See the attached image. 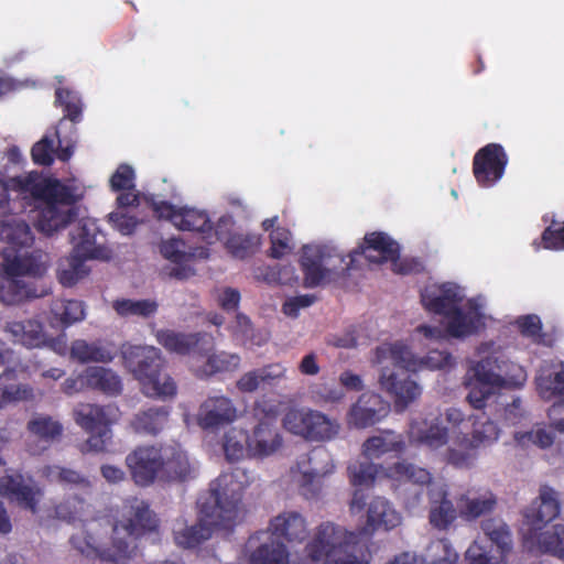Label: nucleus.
<instances>
[{"mask_svg":"<svg viewBox=\"0 0 564 564\" xmlns=\"http://www.w3.org/2000/svg\"><path fill=\"white\" fill-rule=\"evenodd\" d=\"M239 416V410L231 399L225 395L207 398L200 405L197 414V423L204 430L215 431L235 422Z\"/></svg>","mask_w":564,"mask_h":564,"instance_id":"obj_20","label":"nucleus"},{"mask_svg":"<svg viewBox=\"0 0 564 564\" xmlns=\"http://www.w3.org/2000/svg\"><path fill=\"white\" fill-rule=\"evenodd\" d=\"M314 297L311 295H297L286 299L283 304V313L289 317H296L300 310L313 304Z\"/></svg>","mask_w":564,"mask_h":564,"instance_id":"obj_63","label":"nucleus"},{"mask_svg":"<svg viewBox=\"0 0 564 564\" xmlns=\"http://www.w3.org/2000/svg\"><path fill=\"white\" fill-rule=\"evenodd\" d=\"M475 354L477 359L469 361L465 376L466 399L473 408L481 409L501 390L521 388L527 382L525 369L509 362L496 340L481 341Z\"/></svg>","mask_w":564,"mask_h":564,"instance_id":"obj_8","label":"nucleus"},{"mask_svg":"<svg viewBox=\"0 0 564 564\" xmlns=\"http://www.w3.org/2000/svg\"><path fill=\"white\" fill-rule=\"evenodd\" d=\"M481 530L491 542L488 549H492L495 554L506 558L512 550V539L507 524L499 519H488L482 521Z\"/></svg>","mask_w":564,"mask_h":564,"instance_id":"obj_39","label":"nucleus"},{"mask_svg":"<svg viewBox=\"0 0 564 564\" xmlns=\"http://www.w3.org/2000/svg\"><path fill=\"white\" fill-rule=\"evenodd\" d=\"M124 365L140 382L142 391L148 397L166 398L176 392L171 377L162 371L161 352L153 346L124 345L122 347Z\"/></svg>","mask_w":564,"mask_h":564,"instance_id":"obj_9","label":"nucleus"},{"mask_svg":"<svg viewBox=\"0 0 564 564\" xmlns=\"http://www.w3.org/2000/svg\"><path fill=\"white\" fill-rule=\"evenodd\" d=\"M348 471L350 482L355 487H369L383 473L381 467L364 462L351 464Z\"/></svg>","mask_w":564,"mask_h":564,"instance_id":"obj_51","label":"nucleus"},{"mask_svg":"<svg viewBox=\"0 0 564 564\" xmlns=\"http://www.w3.org/2000/svg\"><path fill=\"white\" fill-rule=\"evenodd\" d=\"M269 531L272 535L289 543H301L308 536V524L303 514L288 510L270 521Z\"/></svg>","mask_w":564,"mask_h":564,"instance_id":"obj_27","label":"nucleus"},{"mask_svg":"<svg viewBox=\"0 0 564 564\" xmlns=\"http://www.w3.org/2000/svg\"><path fill=\"white\" fill-rule=\"evenodd\" d=\"M249 484V475L240 468L221 475L212 485L209 496L199 501L198 524L189 525L184 519L175 521L173 534L176 544L194 547L207 540L214 530H228L241 521L246 512L242 492Z\"/></svg>","mask_w":564,"mask_h":564,"instance_id":"obj_5","label":"nucleus"},{"mask_svg":"<svg viewBox=\"0 0 564 564\" xmlns=\"http://www.w3.org/2000/svg\"><path fill=\"white\" fill-rule=\"evenodd\" d=\"M162 473L171 479H185L191 477L196 463L191 460L181 447H166L162 451Z\"/></svg>","mask_w":564,"mask_h":564,"instance_id":"obj_32","label":"nucleus"},{"mask_svg":"<svg viewBox=\"0 0 564 564\" xmlns=\"http://www.w3.org/2000/svg\"><path fill=\"white\" fill-rule=\"evenodd\" d=\"M404 448L402 436L388 430L367 438L362 444V454L367 458H379L388 453H400Z\"/></svg>","mask_w":564,"mask_h":564,"instance_id":"obj_35","label":"nucleus"},{"mask_svg":"<svg viewBox=\"0 0 564 564\" xmlns=\"http://www.w3.org/2000/svg\"><path fill=\"white\" fill-rule=\"evenodd\" d=\"M543 529H529L527 546L536 552L550 553L564 560V525L549 524Z\"/></svg>","mask_w":564,"mask_h":564,"instance_id":"obj_26","label":"nucleus"},{"mask_svg":"<svg viewBox=\"0 0 564 564\" xmlns=\"http://www.w3.org/2000/svg\"><path fill=\"white\" fill-rule=\"evenodd\" d=\"M525 417V411L522 408V402L520 399L512 400L511 403L507 404L501 413V419L508 425H516L520 423Z\"/></svg>","mask_w":564,"mask_h":564,"instance_id":"obj_64","label":"nucleus"},{"mask_svg":"<svg viewBox=\"0 0 564 564\" xmlns=\"http://www.w3.org/2000/svg\"><path fill=\"white\" fill-rule=\"evenodd\" d=\"M119 417L120 411L115 405L78 404L74 409V420L77 425L90 434L83 451L104 452L112 438L110 425L116 423Z\"/></svg>","mask_w":564,"mask_h":564,"instance_id":"obj_12","label":"nucleus"},{"mask_svg":"<svg viewBox=\"0 0 564 564\" xmlns=\"http://www.w3.org/2000/svg\"><path fill=\"white\" fill-rule=\"evenodd\" d=\"M111 306L121 317H149L158 310V304L151 300L118 299Z\"/></svg>","mask_w":564,"mask_h":564,"instance_id":"obj_48","label":"nucleus"},{"mask_svg":"<svg viewBox=\"0 0 564 564\" xmlns=\"http://www.w3.org/2000/svg\"><path fill=\"white\" fill-rule=\"evenodd\" d=\"M41 475L48 481L89 488L90 481L78 471L61 466H44Z\"/></svg>","mask_w":564,"mask_h":564,"instance_id":"obj_50","label":"nucleus"},{"mask_svg":"<svg viewBox=\"0 0 564 564\" xmlns=\"http://www.w3.org/2000/svg\"><path fill=\"white\" fill-rule=\"evenodd\" d=\"M54 154H56L59 160L67 161L72 156L73 150L70 147L57 149L55 145V139L48 135H44L32 148V158L37 164H51L53 162Z\"/></svg>","mask_w":564,"mask_h":564,"instance_id":"obj_45","label":"nucleus"},{"mask_svg":"<svg viewBox=\"0 0 564 564\" xmlns=\"http://www.w3.org/2000/svg\"><path fill=\"white\" fill-rule=\"evenodd\" d=\"M457 560L458 553L446 540L432 542L426 550L424 558L427 564H456Z\"/></svg>","mask_w":564,"mask_h":564,"instance_id":"obj_52","label":"nucleus"},{"mask_svg":"<svg viewBox=\"0 0 564 564\" xmlns=\"http://www.w3.org/2000/svg\"><path fill=\"white\" fill-rule=\"evenodd\" d=\"M0 494L8 496L32 512L37 511V503L43 494L31 479H25L20 474H8L0 477Z\"/></svg>","mask_w":564,"mask_h":564,"instance_id":"obj_23","label":"nucleus"},{"mask_svg":"<svg viewBox=\"0 0 564 564\" xmlns=\"http://www.w3.org/2000/svg\"><path fill=\"white\" fill-rule=\"evenodd\" d=\"M278 217L268 218L262 223L265 231H270L271 256L273 258H282L292 252L294 242L291 232L283 227L275 226Z\"/></svg>","mask_w":564,"mask_h":564,"instance_id":"obj_43","label":"nucleus"},{"mask_svg":"<svg viewBox=\"0 0 564 564\" xmlns=\"http://www.w3.org/2000/svg\"><path fill=\"white\" fill-rule=\"evenodd\" d=\"M4 333L12 341L26 348H39L47 343V334L44 332L42 324L35 319L8 322L4 326Z\"/></svg>","mask_w":564,"mask_h":564,"instance_id":"obj_29","label":"nucleus"},{"mask_svg":"<svg viewBox=\"0 0 564 564\" xmlns=\"http://www.w3.org/2000/svg\"><path fill=\"white\" fill-rule=\"evenodd\" d=\"M508 158L503 148L490 143L479 150L474 159V174L482 186H491L503 175Z\"/></svg>","mask_w":564,"mask_h":564,"instance_id":"obj_19","label":"nucleus"},{"mask_svg":"<svg viewBox=\"0 0 564 564\" xmlns=\"http://www.w3.org/2000/svg\"><path fill=\"white\" fill-rule=\"evenodd\" d=\"M239 364L238 355L219 351L209 355L203 364L198 356H193L192 368L199 376H212L217 372L232 371L238 368Z\"/></svg>","mask_w":564,"mask_h":564,"instance_id":"obj_38","label":"nucleus"},{"mask_svg":"<svg viewBox=\"0 0 564 564\" xmlns=\"http://www.w3.org/2000/svg\"><path fill=\"white\" fill-rule=\"evenodd\" d=\"M156 520L148 505L132 499L122 507L121 518L115 524L90 521L85 529L72 535L73 549L86 558L104 562H118L129 554V545L134 536L152 530Z\"/></svg>","mask_w":564,"mask_h":564,"instance_id":"obj_6","label":"nucleus"},{"mask_svg":"<svg viewBox=\"0 0 564 564\" xmlns=\"http://www.w3.org/2000/svg\"><path fill=\"white\" fill-rule=\"evenodd\" d=\"M542 241L545 249H564V223L558 227L555 224L547 227L542 235Z\"/></svg>","mask_w":564,"mask_h":564,"instance_id":"obj_60","label":"nucleus"},{"mask_svg":"<svg viewBox=\"0 0 564 564\" xmlns=\"http://www.w3.org/2000/svg\"><path fill=\"white\" fill-rule=\"evenodd\" d=\"M52 314L57 326L67 327L85 317L84 305L79 301L57 300L52 304Z\"/></svg>","mask_w":564,"mask_h":564,"instance_id":"obj_47","label":"nucleus"},{"mask_svg":"<svg viewBox=\"0 0 564 564\" xmlns=\"http://www.w3.org/2000/svg\"><path fill=\"white\" fill-rule=\"evenodd\" d=\"M56 101L65 107L66 117L75 121L80 112V100L78 96L67 89L57 88Z\"/></svg>","mask_w":564,"mask_h":564,"instance_id":"obj_59","label":"nucleus"},{"mask_svg":"<svg viewBox=\"0 0 564 564\" xmlns=\"http://www.w3.org/2000/svg\"><path fill=\"white\" fill-rule=\"evenodd\" d=\"M456 518L457 510L448 499H442L431 509V523L438 529H446Z\"/></svg>","mask_w":564,"mask_h":564,"instance_id":"obj_55","label":"nucleus"},{"mask_svg":"<svg viewBox=\"0 0 564 564\" xmlns=\"http://www.w3.org/2000/svg\"><path fill=\"white\" fill-rule=\"evenodd\" d=\"M354 261L352 252L344 256L333 247L305 246L301 257L305 283L315 286L329 282L349 270Z\"/></svg>","mask_w":564,"mask_h":564,"instance_id":"obj_10","label":"nucleus"},{"mask_svg":"<svg viewBox=\"0 0 564 564\" xmlns=\"http://www.w3.org/2000/svg\"><path fill=\"white\" fill-rule=\"evenodd\" d=\"M167 422V411L164 408L149 409L135 415L132 421L134 431L144 434H155Z\"/></svg>","mask_w":564,"mask_h":564,"instance_id":"obj_46","label":"nucleus"},{"mask_svg":"<svg viewBox=\"0 0 564 564\" xmlns=\"http://www.w3.org/2000/svg\"><path fill=\"white\" fill-rule=\"evenodd\" d=\"M560 512L558 501L554 491L544 489L525 514L530 529H543V525L557 517Z\"/></svg>","mask_w":564,"mask_h":564,"instance_id":"obj_31","label":"nucleus"},{"mask_svg":"<svg viewBox=\"0 0 564 564\" xmlns=\"http://www.w3.org/2000/svg\"><path fill=\"white\" fill-rule=\"evenodd\" d=\"M423 306L443 316L444 329L436 326L420 325L412 335V343L427 345L445 336L465 339L487 327L491 315L484 295L466 300L464 288L453 282L430 283L421 292Z\"/></svg>","mask_w":564,"mask_h":564,"instance_id":"obj_2","label":"nucleus"},{"mask_svg":"<svg viewBox=\"0 0 564 564\" xmlns=\"http://www.w3.org/2000/svg\"><path fill=\"white\" fill-rule=\"evenodd\" d=\"M252 564H368L359 534L333 522L319 524L302 550L286 552L279 542L263 543L251 555Z\"/></svg>","mask_w":564,"mask_h":564,"instance_id":"obj_4","label":"nucleus"},{"mask_svg":"<svg viewBox=\"0 0 564 564\" xmlns=\"http://www.w3.org/2000/svg\"><path fill=\"white\" fill-rule=\"evenodd\" d=\"M281 446L282 437L276 429L268 422H260L250 436V457H269L276 453Z\"/></svg>","mask_w":564,"mask_h":564,"instance_id":"obj_30","label":"nucleus"},{"mask_svg":"<svg viewBox=\"0 0 564 564\" xmlns=\"http://www.w3.org/2000/svg\"><path fill=\"white\" fill-rule=\"evenodd\" d=\"M26 431L32 438L28 451L32 455H40L63 434V425L58 420L46 414H34L26 423Z\"/></svg>","mask_w":564,"mask_h":564,"instance_id":"obj_21","label":"nucleus"},{"mask_svg":"<svg viewBox=\"0 0 564 564\" xmlns=\"http://www.w3.org/2000/svg\"><path fill=\"white\" fill-rule=\"evenodd\" d=\"M312 392L317 402H323L326 404L338 403L345 397L344 391L341 389L327 384L316 386Z\"/></svg>","mask_w":564,"mask_h":564,"instance_id":"obj_61","label":"nucleus"},{"mask_svg":"<svg viewBox=\"0 0 564 564\" xmlns=\"http://www.w3.org/2000/svg\"><path fill=\"white\" fill-rule=\"evenodd\" d=\"M153 210L160 218L169 219L180 230L207 232L212 229L210 219L204 210L188 206H175L165 202L153 203ZM212 238L208 232L207 239Z\"/></svg>","mask_w":564,"mask_h":564,"instance_id":"obj_17","label":"nucleus"},{"mask_svg":"<svg viewBox=\"0 0 564 564\" xmlns=\"http://www.w3.org/2000/svg\"><path fill=\"white\" fill-rule=\"evenodd\" d=\"M516 444L520 447L528 448L536 446L545 449L553 445L555 435L554 432L543 424H535L528 431H517L513 434Z\"/></svg>","mask_w":564,"mask_h":564,"instance_id":"obj_44","label":"nucleus"},{"mask_svg":"<svg viewBox=\"0 0 564 564\" xmlns=\"http://www.w3.org/2000/svg\"><path fill=\"white\" fill-rule=\"evenodd\" d=\"M282 424L289 433L311 442H330L341 431L338 420L307 406L289 409Z\"/></svg>","mask_w":564,"mask_h":564,"instance_id":"obj_11","label":"nucleus"},{"mask_svg":"<svg viewBox=\"0 0 564 564\" xmlns=\"http://www.w3.org/2000/svg\"><path fill=\"white\" fill-rule=\"evenodd\" d=\"M155 337L166 350L178 355L191 352L200 339L199 334H183L171 329L158 330Z\"/></svg>","mask_w":564,"mask_h":564,"instance_id":"obj_41","label":"nucleus"},{"mask_svg":"<svg viewBox=\"0 0 564 564\" xmlns=\"http://www.w3.org/2000/svg\"><path fill=\"white\" fill-rule=\"evenodd\" d=\"M232 227V217L223 216L219 218L215 229L217 239L224 242L232 256L245 258L260 247L261 237L259 235L231 232Z\"/></svg>","mask_w":564,"mask_h":564,"instance_id":"obj_25","label":"nucleus"},{"mask_svg":"<svg viewBox=\"0 0 564 564\" xmlns=\"http://www.w3.org/2000/svg\"><path fill=\"white\" fill-rule=\"evenodd\" d=\"M445 421L449 427L437 417L413 419L408 430L410 443L426 447L454 466L469 467L479 447L490 446L500 437V429L489 417L466 416L459 409L449 408Z\"/></svg>","mask_w":564,"mask_h":564,"instance_id":"obj_1","label":"nucleus"},{"mask_svg":"<svg viewBox=\"0 0 564 564\" xmlns=\"http://www.w3.org/2000/svg\"><path fill=\"white\" fill-rule=\"evenodd\" d=\"M378 356L380 361L398 360L400 366L408 371L441 370L454 365V359L447 351L431 350L424 358H419L403 343L379 346Z\"/></svg>","mask_w":564,"mask_h":564,"instance_id":"obj_15","label":"nucleus"},{"mask_svg":"<svg viewBox=\"0 0 564 564\" xmlns=\"http://www.w3.org/2000/svg\"><path fill=\"white\" fill-rule=\"evenodd\" d=\"M84 380L89 389H96L109 395H117L122 391L121 378L110 368L87 367L84 370Z\"/></svg>","mask_w":564,"mask_h":564,"instance_id":"obj_37","label":"nucleus"},{"mask_svg":"<svg viewBox=\"0 0 564 564\" xmlns=\"http://www.w3.org/2000/svg\"><path fill=\"white\" fill-rule=\"evenodd\" d=\"M88 508L89 506L85 500L72 497L56 507L55 514L59 519L72 521L80 519L88 511Z\"/></svg>","mask_w":564,"mask_h":564,"instance_id":"obj_56","label":"nucleus"},{"mask_svg":"<svg viewBox=\"0 0 564 564\" xmlns=\"http://www.w3.org/2000/svg\"><path fill=\"white\" fill-rule=\"evenodd\" d=\"M109 221L122 235H130L135 228V220L129 216L124 210L118 209L109 215Z\"/></svg>","mask_w":564,"mask_h":564,"instance_id":"obj_62","label":"nucleus"},{"mask_svg":"<svg viewBox=\"0 0 564 564\" xmlns=\"http://www.w3.org/2000/svg\"><path fill=\"white\" fill-rule=\"evenodd\" d=\"M390 412V404L375 392L362 393L347 412V425L367 429L381 422Z\"/></svg>","mask_w":564,"mask_h":564,"instance_id":"obj_18","label":"nucleus"},{"mask_svg":"<svg viewBox=\"0 0 564 564\" xmlns=\"http://www.w3.org/2000/svg\"><path fill=\"white\" fill-rule=\"evenodd\" d=\"M111 188L115 191H129L134 186V171L127 164L118 166L110 178Z\"/></svg>","mask_w":564,"mask_h":564,"instance_id":"obj_58","label":"nucleus"},{"mask_svg":"<svg viewBox=\"0 0 564 564\" xmlns=\"http://www.w3.org/2000/svg\"><path fill=\"white\" fill-rule=\"evenodd\" d=\"M0 240L9 247L2 250L4 275H0V301L7 305L20 304L39 294L22 278L41 276L46 271L42 257L22 252L17 247H28L33 238L26 223L15 216L0 221Z\"/></svg>","mask_w":564,"mask_h":564,"instance_id":"obj_7","label":"nucleus"},{"mask_svg":"<svg viewBox=\"0 0 564 564\" xmlns=\"http://www.w3.org/2000/svg\"><path fill=\"white\" fill-rule=\"evenodd\" d=\"M352 253L354 256L362 254L372 263L389 262L392 271L399 274H409L421 269V263L417 260L400 257L399 243L388 234L381 231L366 235L364 242Z\"/></svg>","mask_w":564,"mask_h":564,"instance_id":"obj_13","label":"nucleus"},{"mask_svg":"<svg viewBox=\"0 0 564 564\" xmlns=\"http://www.w3.org/2000/svg\"><path fill=\"white\" fill-rule=\"evenodd\" d=\"M98 228L90 218L80 219L70 232V242L75 254H83L90 259H109V253L97 239Z\"/></svg>","mask_w":564,"mask_h":564,"instance_id":"obj_24","label":"nucleus"},{"mask_svg":"<svg viewBox=\"0 0 564 564\" xmlns=\"http://www.w3.org/2000/svg\"><path fill=\"white\" fill-rule=\"evenodd\" d=\"M466 564H507L502 555L495 554L492 549L475 541L465 552Z\"/></svg>","mask_w":564,"mask_h":564,"instance_id":"obj_53","label":"nucleus"},{"mask_svg":"<svg viewBox=\"0 0 564 564\" xmlns=\"http://www.w3.org/2000/svg\"><path fill=\"white\" fill-rule=\"evenodd\" d=\"M162 256L174 263H185L192 256L185 249V245L177 239H169L161 243Z\"/></svg>","mask_w":564,"mask_h":564,"instance_id":"obj_57","label":"nucleus"},{"mask_svg":"<svg viewBox=\"0 0 564 564\" xmlns=\"http://www.w3.org/2000/svg\"><path fill=\"white\" fill-rule=\"evenodd\" d=\"M2 171H0V175ZM11 193L23 199L34 198L39 203L36 228L46 236L64 229L78 216L76 202L83 196L80 187L46 178L37 172H30L8 181L0 178V212H15L18 208Z\"/></svg>","mask_w":564,"mask_h":564,"instance_id":"obj_3","label":"nucleus"},{"mask_svg":"<svg viewBox=\"0 0 564 564\" xmlns=\"http://www.w3.org/2000/svg\"><path fill=\"white\" fill-rule=\"evenodd\" d=\"M536 389L544 400L564 397V369L544 364L535 378Z\"/></svg>","mask_w":564,"mask_h":564,"instance_id":"obj_36","label":"nucleus"},{"mask_svg":"<svg viewBox=\"0 0 564 564\" xmlns=\"http://www.w3.org/2000/svg\"><path fill=\"white\" fill-rule=\"evenodd\" d=\"M514 324L523 336L534 343L551 345L550 341L545 340V336L542 333V322L538 315L530 314L520 316L516 319Z\"/></svg>","mask_w":564,"mask_h":564,"instance_id":"obj_54","label":"nucleus"},{"mask_svg":"<svg viewBox=\"0 0 564 564\" xmlns=\"http://www.w3.org/2000/svg\"><path fill=\"white\" fill-rule=\"evenodd\" d=\"M386 476L394 480L411 481L417 485H427L431 480V474L426 469L406 462L394 464L386 471Z\"/></svg>","mask_w":564,"mask_h":564,"instance_id":"obj_49","label":"nucleus"},{"mask_svg":"<svg viewBox=\"0 0 564 564\" xmlns=\"http://www.w3.org/2000/svg\"><path fill=\"white\" fill-rule=\"evenodd\" d=\"M91 260L83 254L72 253L68 257L62 258L57 263L56 276L58 282L64 286H73L79 281L88 276L90 267L87 261Z\"/></svg>","mask_w":564,"mask_h":564,"instance_id":"obj_34","label":"nucleus"},{"mask_svg":"<svg viewBox=\"0 0 564 564\" xmlns=\"http://www.w3.org/2000/svg\"><path fill=\"white\" fill-rule=\"evenodd\" d=\"M223 447L229 460L250 457V435L243 429L234 426L225 433Z\"/></svg>","mask_w":564,"mask_h":564,"instance_id":"obj_42","label":"nucleus"},{"mask_svg":"<svg viewBox=\"0 0 564 564\" xmlns=\"http://www.w3.org/2000/svg\"><path fill=\"white\" fill-rule=\"evenodd\" d=\"M402 523L401 513L383 497L373 498L367 508L364 532L371 534L378 530L390 531Z\"/></svg>","mask_w":564,"mask_h":564,"instance_id":"obj_28","label":"nucleus"},{"mask_svg":"<svg viewBox=\"0 0 564 564\" xmlns=\"http://www.w3.org/2000/svg\"><path fill=\"white\" fill-rule=\"evenodd\" d=\"M162 449L143 446L129 454L126 462L133 480L139 485H148L162 471Z\"/></svg>","mask_w":564,"mask_h":564,"instance_id":"obj_22","label":"nucleus"},{"mask_svg":"<svg viewBox=\"0 0 564 564\" xmlns=\"http://www.w3.org/2000/svg\"><path fill=\"white\" fill-rule=\"evenodd\" d=\"M115 350L109 345L97 343L89 344L83 339H77L72 344L70 357L80 362H109L113 359Z\"/></svg>","mask_w":564,"mask_h":564,"instance_id":"obj_40","label":"nucleus"},{"mask_svg":"<svg viewBox=\"0 0 564 564\" xmlns=\"http://www.w3.org/2000/svg\"><path fill=\"white\" fill-rule=\"evenodd\" d=\"M372 364L379 367L378 383L391 395L397 411H404L421 395V387L401 370L403 368L398 360L380 361L377 348Z\"/></svg>","mask_w":564,"mask_h":564,"instance_id":"obj_14","label":"nucleus"},{"mask_svg":"<svg viewBox=\"0 0 564 564\" xmlns=\"http://www.w3.org/2000/svg\"><path fill=\"white\" fill-rule=\"evenodd\" d=\"M496 497L489 492H467L457 501L459 516L468 521L491 512L496 507Z\"/></svg>","mask_w":564,"mask_h":564,"instance_id":"obj_33","label":"nucleus"},{"mask_svg":"<svg viewBox=\"0 0 564 564\" xmlns=\"http://www.w3.org/2000/svg\"><path fill=\"white\" fill-rule=\"evenodd\" d=\"M334 470L332 454L325 447H316L297 460L293 475L305 494H315L322 480Z\"/></svg>","mask_w":564,"mask_h":564,"instance_id":"obj_16","label":"nucleus"}]
</instances>
